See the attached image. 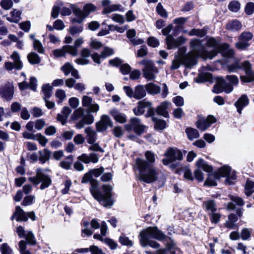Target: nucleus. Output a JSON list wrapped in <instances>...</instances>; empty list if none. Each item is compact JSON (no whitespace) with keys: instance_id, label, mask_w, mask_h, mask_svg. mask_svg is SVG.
I'll return each mask as SVG.
<instances>
[{"instance_id":"nucleus-63","label":"nucleus","mask_w":254,"mask_h":254,"mask_svg":"<svg viewBox=\"0 0 254 254\" xmlns=\"http://www.w3.org/2000/svg\"><path fill=\"white\" fill-rule=\"evenodd\" d=\"M110 17L114 21L120 24H123L125 21L124 17L120 14H114L112 15Z\"/></svg>"},{"instance_id":"nucleus-11","label":"nucleus","mask_w":254,"mask_h":254,"mask_svg":"<svg viewBox=\"0 0 254 254\" xmlns=\"http://www.w3.org/2000/svg\"><path fill=\"white\" fill-rule=\"evenodd\" d=\"M230 171V168L227 165L220 167L217 172L212 174H209L204 183V185L209 186H215L217 185L216 180L221 177H224Z\"/></svg>"},{"instance_id":"nucleus-44","label":"nucleus","mask_w":254,"mask_h":254,"mask_svg":"<svg viewBox=\"0 0 254 254\" xmlns=\"http://www.w3.org/2000/svg\"><path fill=\"white\" fill-rule=\"evenodd\" d=\"M245 75L240 76V79L244 82H251L254 81V72L251 70L245 72Z\"/></svg>"},{"instance_id":"nucleus-51","label":"nucleus","mask_w":254,"mask_h":254,"mask_svg":"<svg viewBox=\"0 0 254 254\" xmlns=\"http://www.w3.org/2000/svg\"><path fill=\"white\" fill-rule=\"evenodd\" d=\"M33 47L40 54H44L45 52V49L41 42L38 40L34 39Z\"/></svg>"},{"instance_id":"nucleus-27","label":"nucleus","mask_w":254,"mask_h":254,"mask_svg":"<svg viewBox=\"0 0 254 254\" xmlns=\"http://www.w3.org/2000/svg\"><path fill=\"white\" fill-rule=\"evenodd\" d=\"M71 112V109L66 106L64 107L63 108L62 114H58L57 120L60 122L63 125H64L67 123V120Z\"/></svg>"},{"instance_id":"nucleus-35","label":"nucleus","mask_w":254,"mask_h":254,"mask_svg":"<svg viewBox=\"0 0 254 254\" xmlns=\"http://www.w3.org/2000/svg\"><path fill=\"white\" fill-rule=\"evenodd\" d=\"M145 89L148 93L151 95L158 94L161 92V87L152 82L146 84Z\"/></svg>"},{"instance_id":"nucleus-41","label":"nucleus","mask_w":254,"mask_h":254,"mask_svg":"<svg viewBox=\"0 0 254 254\" xmlns=\"http://www.w3.org/2000/svg\"><path fill=\"white\" fill-rule=\"evenodd\" d=\"M52 86L50 84H44L42 87V91L44 94L43 99L50 98L52 94Z\"/></svg>"},{"instance_id":"nucleus-38","label":"nucleus","mask_w":254,"mask_h":254,"mask_svg":"<svg viewBox=\"0 0 254 254\" xmlns=\"http://www.w3.org/2000/svg\"><path fill=\"white\" fill-rule=\"evenodd\" d=\"M242 27V24L237 20L230 21L226 26V28L228 30L234 32L240 30Z\"/></svg>"},{"instance_id":"nucleus-29","label":"nucleus","mask_w":254,"mask_h":254,"mask_svg":"<svg viewBox=\"0 0 254 254\" xmlns=\"http://www.w3.org/2000/svg\"><path fill=\"white\" fill-rule=\"evenodd\" d=\"M16 217L17 221H26L28 220L27 215L20 206H16L15 211L11 217V219Z\"/></svg>"},{"instance_id":"nucleus-64","label":"nucleus","mask_w":254,"mask_h":254,"mask_svg":"<svg viewBox=\"0 0 254 254\" xmlns=\"http://www.w3.org/2000/svg\"><path fill=\"white\" fill-rule=\"evenodd\" d=\"M55 96L60 100V102H62L66 97L65 92L63 89H59L56 90Z\"/></svg>"},{"instance_id":"nucleus-47","label":"nucleus","mask_w":254,"mask_h":254,"mask_svg":"<svg viewBox=\"0 0 254 254\" xmlns=\"http://www.w3.org/2000/svg\"><path fill=\"white\" fill-rule=\"evenodd\" d=\"M206 33L207 31L204 28L201 29L193 28L191 29L188 34L190 36H196L199 37H203Z\"/></svg>"},{"instance_id":"nucleus-1","label":"nucleus","mask_w":254,"mask_h":254,"mask_svg":"<svg viewBox=\"0 0 254 254\" xmlns=\"http://www.w3.org/2000/svg\"><path fill=\"white\" fill-rule=\"evenodd\" d=\"M139 240L141 246L143 247L149 246L153 249H159L160 244L152 240L154 239L158 241L165 240L168 250H171L175 248V243L170 237H168L165 234L159 230L157 227H149L142 230L139 234Z\"/></svg>"},{"instance_id":"nucleus-43","label":"nucleus","mask_w":254,"mask_h":254,"mask_svg":"<svg viewBox=\"0 0 254 254\" xmlns=\"http://www.w3.org/2000/svg\"><path fill=\"white\" fill-rule=\"evenodd\" d=\"M28 62L31 64H39L41 62V59L39 55L34 52H31L27 56Z\"/></svg>"},{"instance_id":"nucleus-36","label":"nucleus","mask_w":254,"mask_h":254,"mask_svg":"<svg viewBox=\"0 0 254 254\" xmlns=\"http://www.w3.org/2000/svg\"><path fill=\"white\" fill-rule=\"evenodd\" d=\"M116 11H124V8L121 4H115L110 5L108 6H106L105 8H104L103 13L109 14L110 13Z\"/></svg>"},{"instance_id":"nucleus-48","label":"nucleus","mask_w":254,"mask_h":254,"mask_svg":"<svg viewBox=\"0 0 254 254\" xmlns=\"http://www.w3.org/2000/svg\"><path fill=\"white\" fill-rule=\"evenodd\" d=\"M206 45L209 47L213 48L214 49L213 50H215L217 52V55L219 53V48L220 45H218V44L215 38L213 37L209 38L207 41Z\"/></svg>"},{"instance_id":"nucleus-21","label":"nucleus","mask_w":254,"mask_h":254,"mask_svg":"<svg viewBox=\"0 0 254 254\" xmlns=\"http://www.w3.org/2000/svg\"><path fill=\"white\" fill-rule=\"evenodd\" d=\"M53 53L56 58L63 57L66 53H68L72 56L77 55L75 49L69 45H65L61 49L55 50L53 51Z\"/></svg>"},{"instance_id":"nucleus-54","label":"nucleus","mask_w":254,"mask_h":254,"mask_svg":"<svg viewBox=\"0 0 254 254\" xmlns=\"http://www.w3.org/2000/svg\"><path fill=\"white\" fill-rule=\"evenodd\" d=\"M25 238L28 243L30 245H34L36 243L34 235L31 231H28Z\"/></svg>"},{"instance_id":"nucleus-61","label":"nucleus","mask_w":254,"mask_h":254,"mask_svg":"<svg viewBox=\"0 0 254 254\" xmlns=\"http://www.w3.org/2000/svg\"><path fill=\"white\" fill-rule=\"evenodd\" d=\"M114 51L112 48L109 47H105L104 50L101 53V58L105 59L107 57L113 55Z\"/></svg>"},{"instance_id":"nucleus-33","label":"nucleus","mask_w":254,"mask_h":254,"mask_svg":"<svg viewBox=\"0 0 254 254\" xmlns=\"http://www.w3.org/2000/svg\"><path fill=\"white\" fill-rule=\"evenodd\" d=\"M146 95L145 85H138L134 88V98L139 100L144 97Z\"/></svg>"},{"instance_id":"nucleus-12","label":"nucleus","mask_w":254,"mask_h":254,"mask_svg":"<svg viewBox=\"0 0 254 254\" xmlns=\"http://www.w3.org/2000/svg\"><path fill=\"white\" fill-rule=\"evenodd\" d=\"M125 129L127 131L133 130L138 135H140L144 131L145 126L140 122L139 118H131L129 123L125 126Z\"/></svg>"},{"instance_id":"nucleus-8","label":"nucleus","mask_w":254,"mask_h":254,"mask_svg":"<svg viewBox=\"0 0 254 254\" xmlns=\"http://www.w3.org/2000/svg\"><path fill=\"white\" fill-rule=\"evenodd\" d=\"M173 28L172 24H170L162 30V33L164 35H166V42L168 49L176 48L182 45L186 39L182 36H180L176 39L173 38L171 35H168Z\"/></svg>"},{"instance_id":"nucleus-32","label":"nucleus","mask_w":254,"mask_h":254,"mask_svg":"<svg viewBox=\"0 0 254 254\" xmlns=\"http://www.w3.org/2000/svg\"><path fill=\"white\" fill-rule=\"evenodd\" d=\"M203 208L208 214L216 212L217 207L216 203L213 200H208L203 202Z\"/></svg>"},{"instance_id":"nucleus-37","label":"nucleus","mask_w":254,"mask_h":254,"mask_svg":"<svg viewBox=\"0 0 254 254\" xmlns=\"http://www.w3.org/2000/svg\"><path fill=\"white\" fill-rule=\"evenodd\" d=\"M185 132L187 134L188 138L190 140H192L194 139L197 138L199 137L198 131L197 129L190 127L186 128Z\"/></svg>"},{"instance_id":"nucleus-25","label":"nucleus","mask_w":254,"mask_h":254,"mask_svg":"<svg viewBox=\"0 0 254 254\" xmlns=\"http://www.w3.org/2000/svg\"><path fill=\"white\" fill-rule=\"evenodd\" d=\"M182 64L185 65L187 67L190 68L196 64V60L194 55L187 54L181 56Z\"/></svg>"},{"instance_id":"nucleus-57","label":"nucleus","mask_w":254,"mask_h":254,"mask_svg":"<svg viewBox=\"0 0 254 254\" xmlns=\"http://www.w3.org/2000/svg\"><path fill=\"white\" fill-rule=\"evenodd\" d=\"M228 8L231 11L236 12L240 8V4L238 1H233L229 3Z\"/></svg>"},{"instance_id":"nucleus-45","label":"nucleus","mask_w":254,"mask_h":254,"mask_svg":"<svg viewBox=\"0 0 254 254\" xmlns=\"http://www.w3.org/2000/svg\"><path fill=\"white\" fill-rule=\"evenodd\" d=\"M245 194L247 196H250L254 192V182L248 180L246 183Z\"/></svg>"},{"instance_id":"nucleus-31","label":"nucleus","mask_w":254,"mask_h":254,"mask_svg":"<svg viewBox=\"0 0 254 254\" xmlns=\"http://www.w3.org/2000/svg\"><path fill=\"white\" fill-rule=\"evenodd\" d=\"M110 114L113 116L115 120L121 124H124L127 121L126 115L116 109L110 110Z\"/></svg>"},{"instance_id":"nucleus-13","label":"nucleus","mask_w":254,"mask_h":254,"mask_svg":"<svg viewBox=\"0 0 254 254\" xmlns=\"http://www.w3.org/2000/svg\"><path fill=\"white\" fill-rule=\"evenodd\" d=\"M13 62H6L4 63V67L7 71H11L13 69L17 70H21L23 67V63L20 60V56L16 51L13 52L10 56Z\"/></svg>"},{"instance_id":"nucleus-50","label":"nucleus","mask_w":254,"mask_h":254,"mask_svg":"<svg viewBox=\"0 0 254 254\" xmlns=\"http://www.w3.org/2000/svg\"><path fill=\"white\" fill-rule=\"evenodd\" d=\"M227 68L230 72H235L238 70L242 69L241 63L239 61H236L233 64L228 65Z\"/></svg>"},{"instance_id":"nucleus-24","label":"nucleus","mask_w":254,"mask_h":254,"mask_svg":"<svg viewBox=\"0 0 254 254\" xmlns=\"http://www.w3.org/2000/svg\"><path fill=\"white\" fill-rule=\"evenodd\" d=\"M78 160L84 162L85 164H88L90 162L96 163L99 161V157L97 154L91 153L89 154L83 153L77 157Z\"/></svg>"},{"instance_id":"nucleus-17","label":"nucleus","mask_w":254,"mask_h":254,"mask_svg":"<svg viewBox=\"0 0 254 254\" xmlns=\"http://www.w3.org/2000/svg\"><path fill=\"white\" fill-rule=\"evenodd\" d=\"M82 105L86 108L89 114L97 113L100 109L99 105L94 103L93 99L87 95H84L82 98Z\"/></svg>"},{"instance_id":"nucleus-59","label":"nucleus","mask_w":254,"mask_h":254,"mask_svg":"<svg viewBox=\"0 0 254 254\" xmlns=\"http://www.w3.org/2000/svg\"><path fill=\"white\" fill-rule=\"evenodd\" d=\"M229 197L232 201L235 202L238 206H242L244 205V201L242 198L232 195H230Z\"/></svg>"},{"instance_id":"nucleus-62","label":"nucleus","mask_w":254,"mask_h":254,"mask_svg":"<svg viewBox=\"0 0 254 254\" xmlns=\"http://www.w3.org/2000/svg\"><path fill=\"white\" fill-rule=\"evenodd\" d=\"M35 198V196L32 195H29L25 196L22 202V205L23 206L30 205L33 203V201Z\"/></svg>"},{"instance_id":"nucleus-5","label":"nucleus","mask_w":254,"mask_h":254,"mask_svg":"<svg viewBox=\"0 0 254 254\" xmlns=\"http://www.w3.org/2000/svg\"><path fill=\"white\" fill-rule=\"evenodd\" d=\"M190 45L193 54L196 57H200L204 59H212L217 55L215 50L207 51L205 46L201 43V41L198 39L192 40L190 42Z\"/></svg>"},{"instance_id":"nucleus-2","label":"nucleus","mask_w":254,"mask_h":254,"mask_svg":"<svg viewBox=\"0 0 254 254\" xmlns=\"http://www.w3.org/2000/svg\"><path fill=\"white\" fill-rule=\"evenodd\" d=\"M91 187L90 188V192L95 199H96L100 203L105 207H111L114 203L112 198L111 191L112 188L109 185H103V193L100 192L98 190V182L93 179L90 182Z\"/></svg>"},{"instance_id":"nucleus-4","label":"nucleus","mask_w":254,"mask_h":254,"mask_svg":"<svg viewBox=\"0 0 254 254\" xmlns=\"http://www.w3.org/2000/svg\"><path fill=\"white\" fill-rule=\"evenodd\" d=\"M70 6L76 18L72 19V22L82 23L91 12L96 10L97 7L92 3L85 4L82 10L75 4H70Z\"/></svg>"},{"instance_id":"nucleus-18","label":"nucleus","mask_w":254,"mask_h":254,"mask_svg":"<svg viewBox=\"0 0 254 254\" xmlns=\"http://www.w3.org/2000/svg\"><path fill=\"white\" fill-rule=\"evenodd\" d=\"M14 95V86L10 82L0 86V96L7 101L11 100Z\"/></svg>"},{"instance_id":"nucleus-14","label":"nucleus","mask_w":254,"mask_h":254,"mask_svg":"<svg viewBox=\"0 0 254 254\" xmlns=\"http://www.w3.org/2000/svg\"><path fill=\"white\" fill-rule=\"evenodd\" d=\"M196 166L198 168L194 172V175L196 180L201 182L203 180V173L199 169L201 168L204 171L210 173L212 171L213 168L211 166L208 165L203 159L200 158L196 162Z\"/></svg>"},{"instance_id":"nucleus-15","label":"nucleus","mask_w":254,"mask_h":254,"mask_svg":"<svg viewBox=\"0 0 254 254\" xmlns=\"http://www.w3.org/2000/svg\"><path fill=\"white\" fill-rule=\"evenodd\" d=\"M233 90V87L231 84L228 83L224 78L220 77L218 78L216 83L214 85L212 91L216 94L223 92L230 93Z\"/></svg>"},{"instance_id":"nucleus-3","label":"nucleus","mask_w":254,"mask_h":254,"mask_svg":"<svg viewBox=\"0 0 254 254\" xmlns=\"http://www.w3.org/2000/svg\"><path fill=\"white\" fill-rule=\"evenodd\" d=\"M134 168L138 171V179L147 184L152 183L158 179L159 171L154 166L135 163Z\"/></svg>"},{"instance_id":"nucleus-22","label":"nucleus","mask_w":254,"mask_h":254,"mask_svg":"<svg viewBox=\"0 0 254 254\" xmlns=\"http://www.w3.org/2000/svg\"><path fill=\"white\" fill-rule=\"evenodd\" d=\"M145 160L137 158L135 160L136 164H139L144 165L154 166V163L155 162V155L153 152L150 151H147L145 153Z\"/></svg>"},{"instance_id":"nucleus-56","label":"nucleus","mask_w":254,"mask_h":254,"mask_svg":"<svg viewBox=\"0 0 254 254\" xmlns=\"http://www.w3.org/2000/svg\"><path fill=\"white\" fill-rule=\"evenodd\" d=\"M119 242L123 245L131 247L133 245L132 242L128 237L125 236H121L119 238Z\"/></svg>"},{"instance_id":"nucleus-6","label":"nucleus","mask_w":254,"mask_h":254,"mask_svg":"<svg viewBox=\"0 0 254 254\" xmlns=\"http://www.w3.org/2000/svg\"><path fill=\"white\" fill-rule=\"evenodd\" d=\"M84 110L82 107H80L73 112L71 116V119L73 121H77L82 118L76 124V127L78 129H81L84 127L85 125H91L94 121L93 116L91 114L84 115Z\"/></svg>"},{"instance_id":"nucleus-28","label":"nucleus","mask_w":254,"mask_h":254,"mask_svg":"<svg viewBox=\"0 0 254 254\" xmlns=\"http://www.w3.org/2000/svg\"><path fill=\"white\" fill-rule=\"evenodd\" d=\"M230 46L227 43H223L219 48V53H221L223 56L226 58H230L233 56L234 51L229 49Z\"/></svg>"},{"instance_id":"nucleus-10","label":"nucleus","mask_w":254,"mask_h":254,"mask_svg":"<svg viewBox=\"0 0 254 254\" xmlns=\"http://www.w3.org/2000/svg\"><path fill=\"white\" fill-rule=\"evenodd\" d=\"M166 158L162 159V163L164 165H168L170 163L181 161L183 158L182 151L175 147L169 148L165 153Z\"/></svg>"},{"instance_id":"nucleus-30","label":"nucleus","mask_w":254,"mask_h":254,"mask_svg":"<svg viewBox=\"0 0 254 254\" xmlns=\"http://www.w3.org/2000/svg\"><path fill=\"white\" fill-rule=\"evenodd\" d=\"M170 103L168 101L162 102L156 109V112L158 115L165 118L169 117V113L167 111Z\"/></svg>"},{"instance_id":"nucleus-34","label":"nucleus","mask_w":254,"mask_h":254,"mask_svg":"<svg viewBox=\"0 0 254 254\" xmlns=\"http://www.w3.org/2000/svg\"><path fill=\"white\" fill-rule=\"evenodd\" d=\"M85 132L86 133V139L89 144H93L97 140V133L92 129L91 127H88L84 130Z\"/></svg>"},{"instance_id":"nucleus-40","label":"nucleus","mask_w":254,"mask_h":254,"mask_svg":"<svg viewBox=\"0 0 254 254\" xmlns=\"http://www.w3.org/2000/svg\"><path fill=\"white\" fill-rule=\"evenodd\" d=\"M39 154L40 155L39 157L40 162L42 164H44L49 160L51 152L47 149H44L43 150L39 151Z\"/></svg>"},{"instance_id":"nucleus-23","label":"nucleus","mask_w":254,"mask_h":254,"mask_svg":"<svg viewBox=\"0 0 254 254\" xmlns=\"http://www.w3.org/2000/svg\"><path fill=\"white\" fill-rule=\"evenodd\" d=\"M81 58H77L75 62L79 65H86L89 63V60L87 59L91 57V51L87 48H83L80 51Z\"/></svg>"},{"instance_id":"nucleus-52","label":"nucleus","mask_w":254,"mask_h":254,"mask_svg":"<svg viewBox=\"0 0 254 254\" xmlns=\"http://www.w3.org/2000/svg\"><path fill=\"white\" fill-rule=\"evenodd\" d=\"M0 252L1 254H13V251L7 243H3L1 245Z\"/></svg>"},{"instance_id":"nucleus-39","label":"nucleus","mask_w":254,"mask_h":254,"mask_svg":"<svg viewBox=\"0 0 254 254\" xmlns=\"http://www.w3.org/2000/svg\"><path fill=\"white\" fill-rule=\"evenodd\" d=\"M10 14L11 15V17H6V19L10 22L16 23H18L21 19L20 16L21 14V12L19 10L14 9L13 10L11 11Z\"/></svg>"},{"instance_id":"nucleus-46","label":"nucleus","mask_w":254,"mask_h":254,"mask_svg":"<svg viewBox=\"0 0 254 254\" xmlns=\"http://www.w3.org/2000/svg\"><path fill=\"white\" fill-rule=\"evenodd\" d=\"M212 78V74L210 73L204 72L199 74L196 78V81L198 83H203L209 81Z\"/></svg>"},{"instance_id":"nucleus-55","label":"nucleus","mask_w":254,"mask_h":254,"mask_svg":"<svg viewBox=\"0 0 254 254\" xmlns=\"http://www.w3.org/2000/svg\"><path fill=\"white\" fill-rule=\"evenodd\" d=\"M251 236V231L248 228H243L241 233V237L243 240H249Z\"/></svg>"},{"instance_id":"nucleus-26","label":"nucleus","mask_w":254,"mask_h":254,"mask_svg":"<svg viewBox=\"0 0 254 254\" xmlns=\"http://www.w3.org/2000/svg\"><path fill=\"white\" fill-rule=\"evenodd\" d=\"M249 104V99L247 95H242L235 103V106L237 108V112L241 114L242 110L244 107L248 106Z\"/></svg>"},{"instance_id":"nucleus-60","label":"nucleus","mask_w":254,"mask_h":254,"mask_svg":"<svg viewBox=\"0 0 254 254\" xmlns=\"http://www.w3.org/2000/svg\"><path fill=\"white\" fill-rule=\"evenodd\" d=\"M0 4L5 10H8L12 6L13 2L11 0H2Z\"/></svg>"},{"instance_id":"nucleus-19","label":"nucleus","mask_w":254,"mask_h":254,"mask_svg":"<svg viewBox=\"0 0 254 254\" xmlns=\"http://www.w3.org/2000/svg\"><path fill=\"white\" fill-rule=\"evenodd\" d=\"M215 122H216L215 117L212 115H209L206 119L202 118L198 120L195 123V126L200 131H204L209 128L212 124Z\"/></svg>"},{"instance_id":"nucleus-49","label":"nucleus","mask_w":254,"mask_h":254,"mask_svg":"<svg viewBox=\"0 0 254 254\" xmlns=\"http://www.w3.org/2000/svg\"><path fill=\"white\" fill-rule=\"evenodd\" d=\"M230 168V171L224 177H226V181L229 184L231 185L233 183L234 181H235L236 178V172L235 171H231V169L230 167L227 166Z\"/></svg>"},{"instance_id":"nucleus-7","label":"nucleus","mask_w":254,"mask_h":254,"mask_svg":"<svg viewBox=\"0 0 254 254\" xmlns=\"http://www.w3.org/2000/svg\"><path fill=\"white\" fill-rule=\"evenodd\" d=\"M36 175L35 177L28 178L29 182L33 183L34 185H38L41 183L40 189L43 190L48 188L52 184V180L50 177L44 173V170L42 168H38L36 171Z\"/></svg>"},{"instance_id":"nucleus-53","label":"nucleus","mask_w":254,"mask_h":254,"mask_svg":"<svg viewBox=\"0 0 254 254\" xmlns=\"http://www.w3.org/2000/svg\"><path fill=\"white\" fill-rule=\"evenodd\" d=\"M73 68V66L71 64L69 63H66L62 66L61 70L64 72L65 76H67L71 72Z\"/></svg>"},{"instance_id":"nucleus-9","label":"nucleus","mask_w":254,"mask_h":254,"mask_svg":"<svg viewBox=\"0 0 254 254\" xmlns=\"http://www.w3.org/2000/svg\"><path fill=\"white\" fill-rule=\"evenodd\" d=\"M140 64L144 65L142 68L143 77L147 80H154L156 75L158 73V69L153 62L150 60L144 59Z\"/></svg>"},{"instance_id":"nucleus-16","label":"nucleus","mask_w":254,"mask_h":254,"mask_svg":"<svg viewBox=\"0 0 254 254\" xmlns=\"http://www.w3.org/2000/svg\"><path fill=\"white\" fill-rule=\"evenodd\" d=\"M253 37V33L249 31L242 32L238 38L239 41L235 44L236 48L240 50H246L250 46L249 42L252 39Z\"/></svg>"},{"instance_id":"nucleus-58","label":"nucleus","mask_w":254,"mask_h":254,"mask_svg":"<svg viewBox=\"0 0 254 254\" xmlns=\"http://www.w3.org/2000/svg\"><path fill=\"white\" fill-rule=\"evenodd\" d=\"M156 10L158 14L162 17H167L168 13L166 10L163 8L160 3H159L156 6Z\"/></svg>"},{"instance_id":"nucleus-42","label":"nucleus","mask_w":254,"mask_h":254,"mask_svg":"<svg viewBox=\"0 0 254 254\" xmlns=\"http://www.w3.org/2000/svg\"><path fill=\"white\" fill-rule=\"evenodd\" d=\"M152 119L155 123L154 128L156 130H163L166 127V123L164 120L157 119L155 117H153Z\"/></svg>"},{"instance_id":"nucleus-20","label":"nucleus","mask_w":254,"mask_h":254,"mask_svg":"<svg viewBox=\"0 0 254 254\" xmlns=\"http://www.w3.org/2000/svg\"><path fill=\"white\" fill-rule=\"evenodd\" d=\"M113 125V122L109 116L103 115L100 121L96 124V129L98 132L105 131L108 127H112Z\"/></svg>"}]
</instances>
